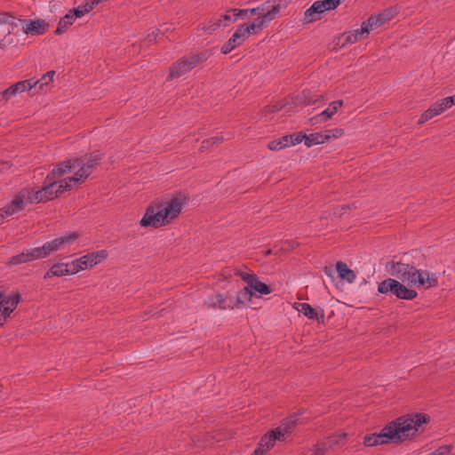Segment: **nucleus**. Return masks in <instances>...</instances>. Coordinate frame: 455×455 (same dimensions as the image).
<instances>
[{
	"label": "nucleus",
	"instance_id": "nucleus-48",
	"mask_svg": "<svg viewBox=\"0 0 455 455\" xmlns=\"http://www.w3.org/2000/svg\"><path fill=\"white\" fill-rule=\"evenodd\" d=\"M69 178L70 177H68V179H66L64 180H60V184L58 186L60 195H61L64 191H68V190L72 189L71 183L73 181H69Z\"/></svg>",
	"mask_w": 455,
	"mask_h": 455
},
{
	"label": "nucleus",
	"instance_id": "nucleus-24",
	"mask_svg": "<svg viewBox=\"0 0 455 455\" xmlns=\"http://www.w3.org/2000/svg\"><path fill=\"white\" fill-rule=\"evenodd\" d=\"M323 12L324 11L320 6L319 3H317V1L314 2L304 12L305 22L311 23L321 20V15Z\"/></svg>",
	"mask_w": 455,
	"mask_h": 455
},
{
	"label": "nucleus",
	"instance_id": "nucleus-34",
	"mask_svg": "<svg viewBox=\"0 0 455 455\" xmlns=\"http://www.w3.org/2000/svg\"><path fill=\"white\" fill-rule=\"evenodd\" d=\"M305 138V133L303 132H293L289 135L283 136L281 139L285 147L294 146L300 143Z\"/></svg>",
	"mask_w": 455,
	"mask_h": 455
},
{
	"label": "nucleus",
	"instance_id": "nucleus-50",
	"mask_svg": "<svg viewBox=\"0 0 455 455\" xmlns=\"http://www.w3.org/2000/svg\"><path fill=\"white\" fill-rule=\"evenodd\" d=\"M437 103L439 104L440 108H442V111L444 112L446 109L451 108L452 106V98L451 97H446L443 99H441L437 100Z\"/></svg>",
	"mask_w": 455,
	"mask_h": 455
},
{
	"label": "nucleus",
	"instance_id": "nucleus-2",
	"mask_svg": "<svg viewBox=\"0 0 455 455\" xmlns=\"http://www.w3.org/2000/svg\"><path fill=\"white\" fill-rule=\"evenodd\" d=\"M213 54V49H205L201 52H191L188 55L180 58L169 68L167 81L182 76L196 66L205 62Z\"/></svg>",
	"mask_w": 455,
	"mask_h": 455
},
{
	"label": "nucleus",
	"instance_id": "nucleus-6",
	"mask_svg": "<svg viewBox=\"0 0 455 455\" xmlns=\"http://www.w3.org/2000/svg\"><path fill=\"white\" fill-rule=\"evenodd\" d=\"M387 272L395 277V279L413 285V277L417 274V268L408 263L391 260L386 264Z\"/></svg>",
	"mask_w": 455,
	"mask_h": 455
},
{
	"label": "nucleus",
	"instance_id": "nucleus-23",
	"mask_svg": "<svg viewBox=\"0 0 455 455\" xmlns=\"http://www.w3.org/2000/svg\"><path fill=\"white\" fill-rule=\"evenodd\" d=\"M4 17L0 16V48L4 49L13 43V38L11 36L9 25Z\"/></svg>",
	"mask_w": 455,
	"mask_h": 455
},
{
	"label": "nucleus",
	"instance_id": "nucleus-32",
	"mask_svg": "<svg viewBox=\"0 0 455 455\" xmlns=\"http://www.w3.org/2000/svg\"><path fill=\"white\" fill-rule=\"evenodd\" d=\"M0 16L4 17V20H6V21L8 22L7 24L9 25V29H10L11 34H14L15 29L18 30L20 25H22V27L25 26L24 24H25L26 20L15 18L14 16L11 15L9 12H1Z\"/></svg>",
	"mask_w": 455,
	"mask_h": 455
},
{
	"label": "nucleus",
	"instance_id": "nucleus-3",
	"mask_svg": "<svg viewBox=\"0 0 455 455\" xmlns=\"http://www.w3.org/2000/svg\"><path fill=\"white\" fill-rule=\"evenodd\" d=\"M105 154L100 150L86 153L79 157H75L76 171L75 175L69 178L74 183H83L100 164Z\"/></svg>",
	"mask_w": 455,
	"mask_h": 455
},
{
	"label": "nucleus",
	"instance_id": "nucleus-51",
	"mask_svg": "<svg viewBox=\"0 0 455 455\" xmlns=\"http://www.w3.org/2000/svg\"><path fill=\"white\" fill-rule=\"evenodd\" d=\"M267 148L270 150H280V149L285 148V146L283 145V142L282 139L280 138L279 140H275L270 141L267 144Z\"/></svg>",
	"mask_w": 455,
	"mask_h": 455
},
{
	"label": "nucleus",
	"instance_id": "nucleus-21",
	"mask_svg": "<svg viewBox=\"0 0 455 455\" xmlns=\"http://www.w3.org/2000/svg\"><path fill=\"white\" fill-rule=\"evenodd\" d=\"M369 28L366 26L364 22L362 23L361 28L355 29L353 31L346 32L342 34L341 38L344 39L341 46H345L346 44H351L356 43L360 38L363 36L364 34L370 33Z\"/></svg>",
	"mask_w": 455,
	"mask_h": 455
},
{
	"label": "nucleus",
	"instance_id": "nucleus-13",
	"mask_svg": "<svg viewBox=\"0 0 455 455\" xmlns=\"http://www.w3.org/2000/svg\"><path fill=\"white\" fill-rule=\"evenodd\" d=\"M228 293H217L213 296L209 297L204 302V306L206 307L209 309H234L235 306L232 305V299H229V302L228 303Z\"/></svg>",
	"mask_w": 455,
	"mask_h": 455
},
{
	"label": "nucleus",
	"instance_id": "nucleus-27",
	"mask_svg": "<svg viewBox=\"0 0 455 455\" xmlns=\"http://www.w3.org/2000/svg\"><path fill=\"white\" fill-rule=\"evenodd\" d=\"M252 296L253 292L251 291V289L245 286L238 291L235 302L232 301V305L236 308L245 307V301H250Z\"/></svg>",
	"mask_w": 455,
	"mask_h": 455
},
{
	"label": "nucleus",
	"instance_id": "nucleus-40",
	"mask_svg": "<svg viewBox=\"0 0 455 455\" xmlns=\"http://www.w3.org/2000/svg\"><path fill=\"white\" fill-rule=\"evenodd\" d=\"M235 274L236 276H240L245 283H247L248 285L246 287H251V285L258 278L256 274L243 273L238 269L235 270Z\"/></svg>",
	"mask_w": 455,
	"mask_h": 455
},
{
	"label": "nucleus",
	"instance_id": "nucleus-26",
	"mask_svg": "<svg viewBox=\"0 0 455 455\" xmlns=\"http://www.w3.org/2000/svg\"><path fill=\"white\" fill-rule=\"evenodd\" d=\"M443 108H440L437 101L433 103L426 111H424L419 118L418 124H422L428 120L432 119L435 116H438L443 113Z\"/></svg>",
	"mask_w": 455,
	"mask_h": 455
},
{
	"label": "nucleus",
	"instance_id": "nucleus-36",
	"mask_svg": "<svg viewBox=\"0 0 455 455\" xmlns=\"http://www.w3.org/2000/svg\"><path fill=\"white\" fill-rule=\"evenodd\" d=\"M250 288L251 289L253 294L258 292L259 293V296L267 295L272 292L271 287L268 284L260 282L259 278L255 280Z\"/></svg>",
	"mask_w": 455,
	"mask_h": 455
},
{
	"label": "nucleus",
	"instance_id": "nucleus-43",
	"mask_svg": "<svg viewBox=\"0 0 455 455\" xmlns=\"http://www.w3.org/2000/svg\"><path fill=\"white\" fill-rule=\"evenodd\" d=\"M26 191H20L18 195L14 196V198L11 201L13 205H15L20 211L24 208V200L26 198Z\"/></svg>",
	"mask_w": 455,
	"mask_h": 455
},
{
	"label": "nucleus",
	"instance_id": "nucleus-19",
	"mask_svg": "<svg viewBox=\"0 0 455 455\" xmlns=\"http://www.w3.org/2000/svg\"><path fill=\"white\" fill-rule=\"evenodd\" d=\"M246 36L242 33L241 28L237 27L232 36L222 45L220 52L223 54H228L234 49L243 44Z\"/></svg>",
	"mask_w": 455,
	"mask_h": 455
},
{
	"label": "nucleus",
	"instance_id": "nucleus-59",
	"mask_svg": "<svg viewBox=\"0 0 455 455\" xmlns=\"http://www.w3.org/2000/svg\"><path fill=\"white\" fill-rule=\"evenodd\" d=\"M212 140L209 139H206V140H204L201 143V147H200V150L201 151H204V150H207L209 149L210 148L212 147Z\"/></svg>",
	"mask_w": 455,
	"mask_h": 455
},
{
	"label": "nucleus",
	"instance_id": "nucleus-53",
	"mask_svg": "<svg viewBox=\"0 0 455 455\" xmlns=\"http://www.w3.org/2000/svg\"><path fill=\"white\" fill-rule=\"evenodd\" d=\"M1 93H2L1 97H2V99H4L5 100V102L7 100H9L11 97L17 94L12 85L10 87H8L7 89H5L4 91L1 92Z\"/></svg>",
	"mask_w": 455,
	"mask_h": 455
},
{
	"label": "nucleus",
	"instance_id": "nucleus-38",
	"mask_svg": "<svg viewBox=\"0 0 455 455\" xmlns=\"http://www.w3.org/2000/svg\"><path fill=\"white\" fill-rule=\"evenodd\" d=\"M264 11V4H262L261 6H259L257 8H251V9H230L228 12H233V16L235 17H238V16H243V15H246V14H251V15H256L259 12V11Z\"/></svg>",
	"mask_w": 455,
	"mask_h": 455
},
{
	"label": "nucleus",
	"instance_id": "nucleus-29",
	"mask_svg": "<svg viewBox=\"0 0 455 455\" xmlns=\"http://www.w3.org/2000/svg\"><path fill=\"white\" fill-rule=\"evenodd\" d=\"M304 144L307 148H311L315 145L323 144L328 141V137L324 136L323 132H314L307 135L305 133V138H303Z\"/></svg>",
	"mask_w": 455,
	"mask_h": 455
},
{
	"label": "nucleus",
	"instance_id": "nucleus-10",
	"mask_svg": "<svg viewBox=\"0 0 455 455\" xmlns=\"http://www.w3.org/2000/svg\"><path fill=\"white\" fill-rule=\"evenodd\" d=\"M21 296L19 292H12L8 296L0 291V326L4 324L7 317L13 312L20 301Z\"/></svg>",
	"mask_w": 455,
	"mask_h": 455
},
{
	"label": "nucleus",
	"instance_id": "nucleus-9",
	"mask_svg": "<svg viewBox=\"0 0 455 455\" xmlns=\"http://www.w3.org/2000/svg\"><path fill=\"white\" fill-rule=\"evenodd\" d=\"M188 202L189 197L186 193L181 191L174 194L170 201L166 202V205L164 206V210L171 222L180 216L182 208L188 205Z\"/></svg>",
	"mask_w": 455,
	"mask_h": 455
},
{
	"label": "nucleus",
	"instance_id": "nucleus-57",
	"mask_svg": "<svg viewBox=\"0 0 455 455\" xmlns=\"http://www.w3.org/2000/svg\"><path fill=\"white\" fill-rule=\"evenodd\" d=\"M451 450L449 446L439 447L435 451L432 452L434 455H450Z\"/></svg>",
	"mask_w": 455,
	"mask_h": 455
},
{
	"label": "nucleus",
	"instance_id": "nucleus-35",
	"mask_svg": "<svg viewBox=\"0 0 455 455\" xmlns=\"http://www.w3.org/2000/svg\"><path fill=\"white\" fill-rule=\"evenodd\" d=\"M38 82H34V79H28L24 81H20L14 84H12L13 90L16 93H21L26 91H29L32 88L37 85Z\"/></svg>",
	"mask_w": 455,
	"mask_h": 455
},
{
	"label": "nucleus",
	"instance_id": "nucleus-42",
	"mask_svg": "<svg viewBox=\"0 0 455 455\" xmlns=\"http://www.w3.org/2000/svg\"><path fill=\"white\" fill-rule=\"evenodd\" d=\"M347 434L341 433L337 435H331L329 437L330 446L331 445H343L347 441Z\"/></svg>",
	"mask_w": 455,
	"mask_h": 455
},
{
	"label": "nucleus",
	"instance_id": "nucleus-5",
	"mask_svg": "<svg viewBox=\"0 0 455 455\" xmlns=\"http://www.w3.org/2000/svg\"><path fill=\"white\" fill-rule=\"evenodd\" d=\"M172 223L162 203L150 204L140 221L141 227L158 228Z\"/></svg>",
	"mask_w": 455,
	"mask_h": 455
},
{
	"label": "nucleus",
	"instance_id": "nucleus-12",
	"mask_svg": "<svg viewBox=\"0 0 455 455\" xmlns=\"http://www.w3.org/2000/svg\"><path fill=\"white\" fill-rule=\"evenodd\" d=\"M44 259L39 247L25 250L22 252L10 258L8 264L17 266L23 263H28L36 259Z\"/></svg>",
	"mask_w": 455,
	"mask_h": 455
},
{
	"label": "nucleus",
	"instance_id": "nucleus-28",
	"mask_svg": "<svg viewBox=\"0 0 455 455\" xmlns=\"http://www.w3.org/2000/svg\"><path fill=\"white\" fill-rule=\"evenodd\" d=\"M76 19V15L74 14V12H72V9L68 11V12L62 17L59 23L58 27L55 29L54 33L56 35H61L63 34L69 26H71L74 23V20Z\"/></svg>",
	"mask_w": 455,
	"mask_h": 455
},
{
	"label": "nucleus",
	"instance_id": "nucleus-15",
	"mask_svg": "<svg viewBox=\"0 0 455 455\" xmlns=\"http://www.w3.org/2000/svg\"><path fill=\"white\" fill-rule=\"evenodd\" d=\"M58 180H55L49 177H45L44 181L41 189H39V200L47 202L60 196L59 189L56 188Z\"/></svg>",
	"mask_w": 455,
	"mask_h": 455
},
{
	"label": "nucleus",
	"instance_id": "nucleus-31",
	"mask_svg": "<svg viewBox=\"0 0 455 455\" xmlns=\"http://www.w3.org/2000/svg\"><path fill=\"white\" fill-rule=\"evenodd\" d=\"M299 416V413H294L282 421V424L278 428H280L281 432L283 433V437L285 436L286 434L291 433V430L298 424Z\"/></svg>",
	"mask_w": 455,
	"mask_h": 455
},
{
	"label": "nucleus",
	"instance_id": "nucleus-25",
	"mask_svg": "<svg viewBox=\"0 0 455 455\" xmlns=\"http://www.w3.org/2000/svg\"><path fill=\"white\" fill-rule=\"evenodd\" d=\"M336 270L340 279L346 280L349 283L355 280V273L350 269L345 262L338 261L336 263Z\"/></svg>",
	"mask_w": 455,
	"mask_h": 455
},
{
	"label": "nucleus",
	"instance_id": "nucleus-61",
	"mask_svg": "<svg viewBox=\"0 0 455 455\" xmlns=\"http://www.w3.org/2000/svg\"><path fill=\"white\" fill-rule=\"evenodd\" d=\"M323 121V116H320V114L309 118V124L311 125H315V124H317L318 123Z\"/></svg>",
	"mask_w": 455,
	"mask_h": 455
},
{
	"label": "nucleus",
	"instance_id": "nucleus-1",
	"mask_svg": "<svg viewBox=\"0 0 455 455\" xmlns=\"http://www.w3.org/2000/svg\"><path fill=\"white\" fill-rule=\"evenodd\" d=\"M430 417L425 413H415L397 418L385 426L379 433H373L374 442L379 444H400L412 437L419 427L428 423Z\"/></svg>",
	"mask_w": 455,
	"mask_h": 455
},
{
	"label": "nucleus",
	"instance_id": "nucleus-56",
	"mask_svg": "<svg viewBox=\"0 0 455 455\" xmlns=\"http://www.w3.org/2000/svg\"><path fill=\"white\" fill-rule=\"evenodd\" d=\"M230 12L228 11V12L226 14H222L220 16H219L218 18H221L222 20V25L224 27H227L228 26V24L232 21V20H236V17L235 19H232L231 15L229 14Z\"/></svg>",
	"mask_w": 455,
	"mask_h": 455
},
{
	"label": "nucleus",
	"instance_id": "nucleus-7",
	"mask_svg": "<svg viewBox=\"0 0 455 455\" xmlns=\"http://www.w3.org/2000/svg\"><path fill=\"white\" fill-rule=\"evenodd\" d=\"M80 234L76 231L65 232L52 241L44 243L39 246L43 258L48 257L51 253L64 249L66 246L73 243Z\"/></svg>",
	"mask_w": 455,
	"mask_h": 455
},
{
	"label": "nucleus",
	"instance_id": "nucleus-14",
	"mask_svg": "<svg viewBox=\"0 0 455 455\" xmlns=\"http://www.w3.org/2000/svg\"><path fill=\"white\" fill-rule=\"evenodd\" d=\"M413 285L423 286L426 289L436 287L438 285V278L435 273L417 269V274L413 277Z\"/></svg>",
	"mask_w": 455,
	"mask_h": 455
},
{
	"label": "nucleus",
	"instance_id": "nucleus-16",
	"mask_svg": "<svg viewBox=\"0 0 455 455\" xmlns=\"http://www.w3.org/2000/svg\"><path fill=\"white\" fill-rule=\"evenodd\" d=\"M49 28V23L43 19H36L34 20H26L23 31L27 35L41 36L44 35Z\"/></svg>",
	"mask_w": 455,
	"mask_h": 455
},
{
	"label": "nucleus",
	"instance_id": "nucleus-64",
	"mask_svg": "<svg viewBox=\"0 0 455 455\" xmlns=\"http://www.w3.org/2000/svg\"><path fill=\"white\" fill-rule=\"evenodd\" d=\"M324 273L330 276V277H333L332 274H333V269L331 267H324Z\"/></svg>",
	"mask_w": 455,
	"mask_h": 455
},
{
	"label": "nucleus",
	"instance_id": "nucleus-30",
	"mask_svg": "<svg viewBox=\"0 0 455 455\" xmlns=\"http://www.w3.org/2000/svg\"><path fill=\"white\" fill-rule=\"evenodd\" d=\"M265 26V23L260 19V17L256 18L251 23L246 24L243 23L238 26L241 28L242 33L244 34L246 37L250 33H256V29H261Z\"/></svg>",
	"mask_w": 455,
	"mask_h": 455
},
{
	"label": "nucleus",
	"instance_id": "nucleus-46",
	"mask_svg": "<svg viewBox=\"0 0 455 455\" xmlns=\"http://www.w3.org/2000/svg\"><path fill=\"white\" fill-rule=\"evenodd\" d=\"M324 136L328 137V141L331 139H338L344 134V129L342 128H334L331 130H326L323 132Z\"/></svg>",
	"mask_w": 455,
	"mask_h": 455
},
{
	"label": "nucleus",
	"instance_id": "nucleus-8",
	"mask_svg": "<svg viewBox=\"0 0 455 455\" xmlns=\"http://www.w3.org/2000/svg\"><path fill=\"white\" fill-rule=\"evenodd\" d=\"M108 253L105 250L93 251L87 253L76 259L71 262H69L70 267L75 268L73 274H76L81 270H84L88 267H92L93 266L100 263L102 260L107 259Z\"/></svg>",
	"mask_w": 455,
	"mask_h": 455
},
{
	"label": "nucleus",
	"instance_id": "nucleus-62",
	"mask_svg": "<svg viewBox=\"0 0 455 455\" xmlns=\"http://www.w3.org/2000/svg\"><path fill=\"white\" fill-rule=\"evenodd\" d=\"M210 140H212L211 142H212V146L220 144L224 141V138L221 135H217V136L212 137V138H210Z\"/></svg>",
	"mask_w": 455,
	"mask_h": 455
},
{
	"label": "nucleus",
	"instance_id": "nucleus-54",
	"mask_svg": "<svg viewBox=\"0 0 455 455\" xmlns=\"http://www.w3.org/2000/svg\"><path fill=\"white\" fill-rule=\"evenodd\" d=\"M282 108H283V106H281L279 104L267 105V106H266L264 108V113L265 114H271V113H275V112L280 111Z\"/></svg>",
	"mask_w": 455,
	"mask_h": 455
},
{
	"label": "nucleus",
	"instance_id": "nucleus-18",
	"mask_svg": "<svg viewBox=\"0 0 455 455\" xmlns=\"http://www.w3.org/2000/svg\"><path fill=\"white\" fill-rule=\"evenodd\" d=\"M73 168L76 169L75 157L58 163L47 175L57 180L66 173L70 172Z\"/></svg>",
	"mask_w": 455,
	"mask_h": 455
},
{
	"label": "nucleus",
	"instance_id": "nucleus-63",
	"mask_svg": "<svg viewBox=\"0 0 455 455\" xmlns=\"http://www.w3.org/2000/svg\"><path fill=\"white\" fill-rule=\"evenodd\" d=\"M12 164L9 162H0V172L8 171Z\"/></svg>",
	"mask_w": 455,
	"mask_h": 455
},
{
	"label": "nucleus",
	"instance_id": "nucleus-55",
	"mask_svg": "<svg viewBox=\"0 0 455 455\" xmlns=\"http://www.w3.org/2000/svg\"><path fill=\"white\" fill-rule=\"evenodd\" d=\"M363 443L365 446H369V447L376 446V443H375L376 442H374V435L373 434L366 435L363 437Z\"/></svg>",
	"mask_w": 455,
	"mask_h": 455
},
{
	"label": "nucleus",
	"instance_id": "nucleus-4",
	"mask_svg": "<svg viewBox=\"0 0 455 455\" xmlns=\"http://www.w3.org/2000/svg\"><path fill=\"white\" fill-rule=\"evenodd\" d=\"M378 291L381 294L395 296L399 299L412 300L417 298L418 292L408 288L402 281L395 278H386L378 285Z\"/></svg>",
	"mask_w": 455,
	"mask_h": 455
},
{
	"label": "nucleus",
	"instance_id": "nucleus-44",
	"mask_svg": "<svg viewBox=\"0 0 455 455\" xmlns=\"http://www.w3.org/2000/svg\"><path fill=\"white\" fill-rule=\"evenodd\" d=\"M279 10H280L279 4L273 5V7L270 11H268L267 13H265L264 15H261L259 17L263 20V22L266 24L268 21L275 19L276 13L279 12Z\"/></svg>",
	"mask_w": 455,
	"mask_h": 455
},
{
	"label": "nucleus",
	"instance_id": "nucleus-52",
	"mask_svg": "<svg viewBox=\"0 0 455 455\" xmlns=\"http://www.w3.org/2000/svg\"><path fill=\"white\" fill-rule=\"evenodd\" d=\"M317 3H319L324 12L336 9L331 0H317Z\"/></svg>",
	"mask_w": 455,
	"mask_h": 455
},
{
	"label": "nucleus",
	"instance_id": "nucleus-20",
	"mask_svg": "<svg viewBox=\"0 0 455 455\" xmlns=\"http://www.w3.org/2000/svg\"><path fill=\"white\" fill-rule=\"evenodd\" d=\"M393 18V13L390 10H385L378 15H371L367 20L363 21L370 30L376 29L385 24L387 21Z\"/></svg>",
	"mask_w": 455,
	"mask_h": 455
},
{
	"label": "nucleus",
	"instance_id": "nucleus-37",
	"mask_svg": "<svg viewBox=\"0 0 455 455\" xmlns=\"http://www.w3.org/2000/svg\"><path fill=\"white\" fill-rule=\"evenodd\" d=\"M220 26H222L221 18L214 17L207 21L205 25L202 28V29L208 35H212L215 30H217Z\"/></svg>",
	"mask_w": 455,
	"mask_h": 455
},
{
	"label": "nucleus",
	"instance_id": "nucleus-41",
	"mask_svg": "<svg viewBox=\"0 0 455 455\" xmlns=\"http://www.w3.org/2000/svg\"><path fill=\"white\" fill-rule=\"evenodd\" d=\"M55 75L54 70L48 71L45 73L40 79L36 80V82H38L39 89H43L44 85L49 84L52 82L53 76Z\"/></svg>",
	"mask_w": 455,
	"mask_h": 455
},
{
	"label": "nucleus",
	"instance_id": "nucleus-11",
	"mask_svg": "<svg viewBox=\"0 0 455 455\" xmlns=\"http://www.w3.org/2000/svg\"><path fill=\"white\" fill-rule=\"evenodd\" d=\"M276 441H283V433L281 432L280 428L270 430L262 435L251 455H265Z\"/></svg>",
	"mask_w": 455,
	"mask_h": 455
},
{
	"label": "nucleus",
	"instance_id": "nucleus-47",
	"mask_svg": "<svg viewBox=\"0 0 455 455\" xmlns=\"http://www.w3.org/2000/svg\"><path fill=\"white\" fill-rule=\"evenodd\" d=\"M328 447L325 443H317L313 447V455H324Z\"/></svg>",
	"mask_w": 455,
	"mask_h": 455
},
{
	"label": "nucleus",
	"instance_id": "nucleus-22",
	"mask_svg": "<svg viewBox=\"0 0 455 455\" xmlns=\"http://www.w3.org/2000/svg\"><path fill=\"white\" fill-rule=\"evenodd\" d=\"M75 268H71L68 263H56L44 274V279H49L52 276H63L67 275H74Z\"/></svg>",
	"mask_w": 455,
	"mask_h": 455
},
{
	"label": "nucleus",
	"instance_id": "nucleus-45",
	"mask_svg": "<svg viewBox=\"0 0 455 455\" xmlns=\"http://www.w3.org/2000/svg\"><path fill=\"white\" fill-rule=\"evenodd\" d=\"M21 191H26V198L28 203H41L44 202L43 200H39V190L37 191H30L29 189H22Z\"/></svg>",
	"mask_w": 455,
	"mask_h": 455
},
{
	"label": "nucleus",
	"instance_id": "nucleus-33",
	"mask_svg": "<svg viewBox=\"0 0 455 455\" xmlns=\"http://www.w3.org/2000/svg\"><path fill=\"white\" fill-rule=\"evenodd\" d=\"M343 106V100H338L331 102L329 107L320 113L323 116V120L327 121L331 119L338 111L339 108Z\"/></svg>",
	"mask_w": 455,
	"mask_h": 455
},
{
	"label": "nucleus",
	"instance_id": "nucleus-17",
	"mask_svg": "<svg viewBox=\"0 0 455 455\" xmlns=\"http://www.w3.org/2000/svg\"><path fill=\"white\" fill-rule=\"evenodd\" d=\"M298 310L310 320H315L318 323H324V311L321 307H313L308 303L299 304Z\"/></svg>",
	"mask_w": 455,
	"mask_h": 455
},
{
	"label": "nucleus",
	"instance_id": "nucleus-58",
	"mask_svg": "<svg viewBox=\"0 0 455 455\" xmlns=\"http://www.w3.org/2000/svg\"><path fill=\"white\" fill-rule=\"evenodd\" d=\"M0 211L3 213V215H4V218L9 217V216H12V214H14L13 209L11 208L9 204H7L6 206L1 208Z\"/></svg>",
	"mask_w": 455,
	"mask_h": 455
},
{
	"label": "nucleus",
	"instance_id": "nucleus-49",
	"mask_svg": "<svg viewBox=\"0 0 455 455\" xmlns=\"http://www.w3.org/2000/svg\"><path fill=\"white\" fill-rule=\"evenodd\" d=\"M299 246V243L296 241H285L282 243L281 250L284 251H290L296 249Z\"/></svg>",
	"mask_w": 455,
	"mask_h": 455
},
{
	"label": "nucleus",
	"instance_id": "nucleus-39",
	"mask_svg": "<svg viewBox=\"0 0 455 455\" xmlns=\"http://www.w3.org/2000/svg\"><path fill=\"white\" fill-rule=\"evenodd\" d=\"M92 10H93V8H92V5H90L89 3L85 0L83 4L78 5L76 8H73L72 12H74L76 18H81L84 14L91 12Z\"/></svg>",
	"mask_w": 455,
	"mask_h": 455
},
{
	"label": "nucleus",
	"instance_id": "nucleus-60",
	"mask_svg": "<svg viewBox=\"0 0 455 455\" xmlns=\"http://www.w3.org/2000/svg\"><path fill=\"white\" fill-rule=\"evenodd\" d=\"M350 208H351V206L349 204L338 206L337 209L335 210L334 213H337L339 216H342L345 213V212Z\"/></svg>",
	"mask_w": 455,
	"mask_h": 455
}]
</instances>
